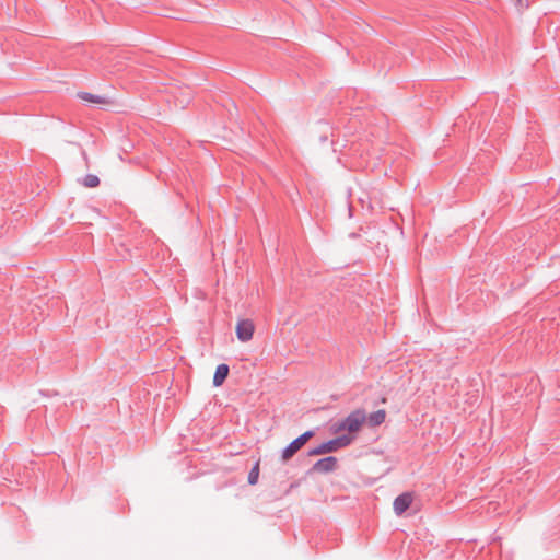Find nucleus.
Listing matches in <instances>:
<instances>
[{"mask_svg": "<svg viewBox=\"0 0 560 560\" xmlns=\"http://www.w3.org/2000/svg\"><path fill=\"white\" fill-rule=\"evenodd\" d=\"M338 460L335 456L318 459L312 467L315 472L327 474L336 470Z\"/></svg>", "mask_w": 560, "mask_h": 560, "instance_id": "20e7f679", "label": "nucleus"}, {"mask_svg": "<svg viewBox=\"0 0 560 560\" xmlns=\"http://www.w3.org/2000/svg\"><path fill=\"white\" fill-rule=\"evenodd\" d=\"M351 443V438L347 435H341L336 439L329 440L327 442H324L320 444V450L324 451V453H332L341 447H346Z\"/></svg>", "mask_w": 560, "mask_h": 560, "instance_id": "7ed1b4c3", "label": "nucleus"}, {"mask_svg": "<svg viewBox=\"0 0 560 560\" xmlns=\"http://www.w3.org/2000/svg\"><path fill=\"white\" fill-rule=\"evenodd\" d=\"M254 324L249 319H243L237 323L236 326V336L238 340L246 342L253 338L254 335Z\"/></svg>", "mask_w": 560, "mask_h": 560, "instance_id": "39448f33", "label": "nucleus"}, {"mask_svg": "<svg viewBox=\"0 0 560 560\" xmlns=\"http://www.w3.org/2000/svg\"><path fill=\"white\" fill-rule=\"evenodd\" d=\"M364 421H366L365 411L363 409H355L338 422L337 430L357 432L360 430Z\"/></svg>", "mask_w": 560, "mask_h": 560, "instance_id": "f257e3e1", "label": "nucleus"}, {"mask_svg": "<svg viewBox=\"0 0 560 560\" xmlns=\"http://www.w3.org/2000/svg\"><path fill=\"white\" fill-rule=\"evenodd\" d=\"M83 185L89 188H94L100 185V178L96 175L88 174L83 178Z\"/></svg>", "mask_w": 560, "mask_h": 560, "instance_id": "9b49d317", "label": "nucleus"}, {"mask_svg": "<svg viewBox=\"0 0 560 560\" xmlns=\"http://www.w3.org/2000/svg\"><path fill=\"white\" fill-rule=\"evenodd\" d=\"M314 436V431L308 430L294 439L287 447L283 448L281 453V460L283 463L291 459L305 444L306 442Z\"/></svg>", "mask_w": 560, "mask_h": 560, "instance_id": "f03ea898", "label": "nucleus"}, {"mask_svg": "<svg viewBox=\"0 0 560 560\" xmlns=\"http://www.w3.org/2000/svg\"><path fill=\"white\" fill-rule=\"evenodd\" d=\"M515 1H516L517 3H521V2H522V0H515Z\"/></svg>", "mask_w": 560, "mask_h": 560, "instance_id": "4468645a", "label": "nucleus"}, {"mask_svg": "<svg viewBox=\"0 0 560 560\" xmlns=\"http://www.w3.org/2000/svg\"><path fill=\"white\" fill-rule=\"evenodd\" d=\"M259 478V463H256L248 474V483L254 486L258 482Z\"/></svg>", "mask_w": 560, "mask_h": 560, "instance_id": "9d476101", "label": "nucleus"}, {"mask_svg": "<svg viewBox=\"0 0 560 560\" xmlns=\"http://www.w3.org/2000/svg\"><path fill=\"white\" fill-rule=\"evenodd\" d=\"M412 503V494L410 492H404L399 494L393 503L394 511L397 515L404 514Z\"/></svg>", "mask_w": 560, "mask_h": 560, "instance_id": "423d86ee", "label": "nucleus"}, {"mask_svg": "<svg viewBox=\"0 0 560 560\" xmlns=\"http://www.w3.org/2000/svg\"><path fill=\"white\" fill-rule=\"evenodd\" d=\"M230 372V368L228 364L222 363L219 364L215 369L214 375H213V385L220 386L224 383Z\"/></svg>", "mask_w": 560, "mask_h": 560, "instance_id": "0eeeda50", "label": "nucleus"}, {"mask_svg": "<svg viewBox=\"0 0 560 560\" xmlns=\"http://www.w3.org/2000/svg\"><path fill=\"white\" fill-rule=\"evenodd\" d=\"M78 97L84 102L94 103V104H107L108 101L100 95H95L89 92H79Z\"/></svg>", "mask_w": 560, "mask_h": 560, "instance_id": "1a4fd4ad", "label": "nucleus"}, {"mask_svg": "<svg viewBox=\"0 0 560 560\" xmlns=\"http://www.w3.org/2000/svg\"><path fill=\"white\" fill-rule=\"evenodd\" d=\"M349 236L350 237H357V234L355 233H351Z\"/></svg>", "mask_w": 560, "mask_h": 560, "instance_id": "ddd939ff", "label": "nucleus"}, {"mask_svg": "<svg viewBox=\"0 0 560 560\" xmlns=\"http://www.w3.org/2000/svg\"><path fill=\"white\" fill-rule=\"evenodd\" d=\"M386 418V412L384 409L376 410L366 416V420L370 427L381 425Z\"/></svg>", "mask_w": 560, "mask_h": 560, "instance_id": "6e6552de", "label": "nucleus"}, {"mask_svg": "<svg viewBox=\"0 0 560 560\" xmlns=\"http://www.w3.org/2000/svg\"><path fill=\"white\" fill-rule=\"evenodd\" d=\"M307 454H308V456H317V455H322L325 453L323 450H320V445H318L317 447L310 450Z\"/></svg>", "mask_w": 560, "mask_h": 560, "instance_id": "f8f14e48", "label": "nucleus"}]
</instances>
